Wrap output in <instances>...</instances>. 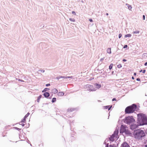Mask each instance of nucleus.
Returning a JSON list of instances; mask_svg holds the SVG:
<instances>
[{
    "label": "nucleus",
    "instance_id": "f257e3e1",
    "mask_svg": "<svg viewBox=\"0 0 147 147\" xmlns=\"http://www.w3.org/2000/svg\"><path fill=\"white\" fill-rule=\"evenodd\" d=\"M137 123L140 126L147 125V116L142 113L138 114Z\"/></svg>",
    "mask_w": 147,
    "mask_h": 147
},
{
    "label": "nucleus",
    "instance_id": "f03ea898",
    "mask_svg": "<svg viewBox=\"0 0 147 147\" xmlns=\"http://www.w3.org/2000/svg\"><path fill=\"white\" fill-rule=\"evenodd\" d=\"M133 137L134 138L138 140H141L145 136L144 130L138 129L134 131L133 133Z\"/></svg>",
    "mask_w": 147,
    "mask_h": 147
},
{
    "label": "nucleus",
    "instance_id": "7ed1b4c3",
    "mask_svg": "<svg viewBox=\"0 0 147 147\" xmlns=\"http://www.w3.org/2000/svg\"><path fill=\"white\" fill-rule=\"evenodd\" d=\"M139 110L136 104H133L127 107L125 110V114H129L134 113L135 111H137Z\"/></svg>",
    "mask_w": 147,
    "mask_h": 147
},
{
    "label": "nucleus",
    "instance_id": "20e7f679",
    "mask_svg": "<svg viewBox=\"0 0 147 147\" xmlns=\"http://www.w3.org/2000/svg\"><path fill=\"white\" fill-rule=\"evenodd\" d=\"M123 120L125 123L129 125L134 122H135V120L132 116L126 117Z\"/></svg>",
    "mask_w": 147,
    "mask_h": 147
},
{
    "label": "nucleus",
    "instance_id": "39448f33",
    "mask_svg": "<svg viewBox=\"0 0 147 147\" xmlns=\"http://www.w3.org/2000/svg\"><path fill=\"white\" fill-rule=\"evenodd\" d=\"M86 87L87 89V90L90 92L94 91L96 90L95 88L92 85L87 84L86 85Z\"/></svg>",
    "mask_w": 147,
    "mask_h": 147
},
{
    "label": "nucleus",
    "instance_id": "423d86ee",
    "mask_svg": "<svg viewBox=\"0 0 147 147\" xmlns=\"http://www.w3.org/2000/svg\"><path fill=\"white\" fill-rule=\"evenodd\" d=\"M127 128V127L126 125H121L119 129L120 133L121 134H123Z\"/></svg>",
    "mask_w": 147,
    "mask_h": 147
},
{
    "label": "nucleus",
    "instance_id": "0eeeda50",
    "mask_svg": "<svg viewBox=\"0 0 147 147\" xmlns=\"http://www.w3.org/2000/svg\"><path fill=\"white\" fill-rule=\"evenodd\" d=\"M139 126H140L138 123L137 124L132 123L130 125V128L131 129L133 130L138 128Z\"/></svg>",
    "mask_w": 147,
    "mask_h": 147
},
{
    "label": "nucleus",
    "instance_id": "6e6552de",
    "mask_svg": "<svg viewBox=\"0 0 147 147\" xmlns=\"http://www.w3.org/2000/svg\"><path fill=\"white\" fill-rule=\"evenodd\" d=\"M110 137H109L108 139L110 141L112 142H113L115 141V138H118L117 137H116L113 134L111 135H110Z\"/></svg>",
    "mask_w": 147,
    "mask_h": 147
},
{
    "label": "nucleus",
    "instance_id": "1a4fd4ad",
    "mask_svg": "<svg viewBox=\"0 0 147 147\" xmlns=\"http://www.w3.org/2000/svg\"><path fill=\"white\" fill-rule=\"evenodd\" d=\"M121 147H130V146L127 142H124L121 144Z\"/></svg>",
    "mask_w": 147,
    "mask_h": 147
},
{
    "label": "nucleus",
    "instance_id": "9d476101",
    "mask_svg": "<svg viewBox=\"0 0 147 147\" xmlns=\"http://www.w3.org/2000/svg\"><path fill=\"white\" fill-rule=\"evenodd\" d=\"M124 133H125V134H126L130 136H132V133L130 132V131L129 130H128L127 128L126 129Z\"/></svg>",
    "mask_w": 147,
    "mask_h": 147
},
{
    "label": "nucleus",
    "instance_id": "9b49d317",
    "mask_svg": "<svg viewBox=\"0 0 147 147\" xmlns=\"http://www.w3.org/2000/svg\"><path fill=\"white\" fill-rule=\"evenodd\" d=\"M30 115V113H28L24 117V118L22 120L21 122L25 123L26 121V118L28 117L29 115Z\"/></svg>",
    "mask_w": 147,
    "mask_h": 147
},
{
    "label": "nucleus",
    "instance_id": "f8f14e48",
    "mask_svg": "<svg viewBox=\"0 0 147 147\" xmlns=\"http://www.w3.org/2000/svg\"><path fill=\"white\" fill-rule=\"evenodd\" d=\"M112 107V105L103 106L104 109H108L109 111L111 110Z\"/></svg>",
    "mask_w": 147,
    "mask_h": 147
},
{
    "label": "nucleus",
    "instance_id": "ddd939ff",
    "mask_svg": "<svg viewBox=\"0 0 147 147\" xmlns=\"http://www.w3.org/2000/svg\"><path fill=\"white\" fill-rule=\"evenodd\" d=\"M43 95L45 97L47 98H48L50 96V94L49 92H45L43 93Z\"/></svg>",
    "mask_w": 147,
    "mask_h": 147
},
{
    "label": "nucleus",
    "instance_id": "4468645a",
    "mask_svg": "<svg viewBox=\"0 0 147 147\" xmlns=\"http://www.w3.org/2000/svg\"><path fill=\"white\" fill-rule=\"evenodd\" d=\"M119 133V130L117 129H115V131H114L113 134L116 137H117L118 136V134Z\"/></svg>",
    "mask_w": 147,
    "mask_h": 147
},
{
    "label": "nucleus",
    "instance_id": "2eb2a0df",
    "mask_svg": "<svg viewBox=\"0 0 147 147\" xmlns=\"http://www.w3.org/2000/svg\"><path fill=\"white\" fill-rule=\"evenodd\" d=\"M94 86L95 87V88L98 89H99L101 87V84L98 83H95L94 84Z\"/></svg>",
    "mask_w": 147,
    "mask_h": 147
},
{
    "label": "nucleus",
    "instance_id": "dca6fc26",
    "mask_svg": "<svg viewBox=\"0 0 147 147\" xmlns=\"http://www.w3.org/2000/svg\"><path fill=\"white\" fill-rule=\"evenodd\" d=\"M58 90L56 88H54L52 90V92L54 94L58 93Z\"/></svg>",
    "mask_w": 147,
    "mask_h": 147
},
{
    "label": "nucleus",
    "instance_id": "f3484780",
    "mask_svg": "<svg viewBox=\"0 0 147 147\" xmlns=\"http://www.w3.org/2000/svg\"><path fill=\"white\" fill-rule=\"evenodd\" d=\"M64 94V93L63 92H59L58 93L57 95L59 96H63Z\"/></svg>",
    "mask_w": 147,
    "mask_h": 147
},
{
    "label": "nucleus",
    "instance_id": "a211bd4d",
    "mask_svg": "<svg viewBox=\"0 0 147 147\" xmlns=\"http://www.w3.org/2000/svg\"><path fill=\"white\" fill-rule=\"evenodd\" d=\"M45 71L43 69L39 70L37 71V74H40V73H43Z\"/></svg>",
    "mask_w": 147,
    "mask_h": 147
},
{
    "label": "nucleus",
    "instance_id": "6ab92c4d",
    "mask_svg": "<svg viewBox=\"0 0 147 147\" xmlns=\"http://www.w3.org/2000/svg\"><path fill=\"white\" fill-rule=\"evenodd\" d=\"M126 5L127 6L129 10H131L132 9V7L131 5H130L127 3H126Z\"/></svg>",
    "mask_w": 147,
    "mask_h": 147
},
{
    "label": "nucleus",
    "instance_id": "aec40b11",
    "mask_svg": "<svg viewBox=\"0 0 147 147\" xmlns=\"http://www.w3.org/2000/svg\"><path fill=\"white\" fill-rule=\"evenodd\" d=\"M111 48H108L107 50V53L110 54L111 53Z\"/></svg>",
    "mask_w": 147,
    "mask_h": 147
},
{
    "label": "nucleus",
    "instance_id": "412c9836",
    "mask_svg": "<svg viewBox=\"0 0 147 147\" xmlns=\"http://www.w3.org/2000/svg\"><path fill=\"white\" fill-rule=\"evenodd\" d=\"M75 110V109L74 108H71L68 109H67V111L71 112Z\"/></svg>",
    "mask_w": 147,
    "mask_h": 147
},
{
    "label": "nucleus",
    "instance_id": "4be33fe9",
    "mask_svg": "<svg viewBox=\"0 0 147 147\" xmlns=\"http://www.w3.org/2000/svg\"><path fill=\"white\" fill-rule=\"evenodd\" d=\"M131 34H125V38H127V37H130L131 36Z\"/></svg>",
    "mask_w": 147,
    "mask_h": 147
},
{
    "label": "nucleus",
    "instance_id": "5701e85b",
    "mask_svg": "<svg viewBox=\"0 0 147 147\" xmlns=\"http://www.w3.org/2000/svg\"><path fill=\"white\" fill-rule=\"evenodd\" d=\"M42 97V95H40L37 97V102H39L40 99Z\"/></svg>",
    "mask_w": 147,
    "mask_h": 147
},
{
    "label": "nucleus",
    "instance_id": "b1692460",
    "mask_svg": "<svg viewBox=\"0 0 147 147\" xmlns=\"http://www.w3.org/2000/svg\"><path fill=\"white\" fill-rule=\"evenodd\" d=\"M56 101V98L54 97L53 98L52 100H51V102L53 103L55 102Z\"/></svg>",
    "mask_w": 147,
    "mask_h": 147
},
{
    "label": "nucleus",
    "instance_id": "393cba45",
    "mask_svg": "<svg viewBox=\"0 0 147 147\" xmlns=\"http://www.w3.org/2000/svg\"><path fill=\"white\" fill-rule=\"evenodd\" d=\"M113 64V63H111L109 66V69L111 70L112 69Z\"/></svg>",
    "mask_w": 147,
    "mask_h": 147
},
{
    "label": "nucleus",
    "instance_id": "a878e982",
    "mask_svg": "<svg viewBox=\"0 0 147 147\" xmlns=\"http://www.w3.org/2000/svg\"><path fill=\"white\" fill-rule=\"evenodd\" d=\"M146 71V70L145 69H144L143 70L141 69L140 71V72H142L144 74L145 73Z\"/></svg>",
    "mask_w": 147,
    "mask_h": 147
},
{
    "label": "nucleus",
    "instance_id": "bb28decb",
    "mask_svg": "<svg viewBox=\"0 0 147 147\" xmlns=\"http://www.w3.org/2000/svg\"><path fill=\"white\" fill-rule=\"evenodd\" d=\"M139 32L140 31L139 30H136L133 32V33L134 34H138Z\"/></svg>",
    "mask_w": 147,
    "mask_h": 147
},
{
    "label": "nucleus",
    "instance_id": "cd10ccee",
    "mask_svg": "<svg viewBox=\"0 0 147 147\" xmlns=\"http://www.w3.org/2000/svg\"><path fill=\"white\" fill-rule=\"evenodd\" d=\"M69 20L70 21L72 22H75V20L74 19H73L72 18H69Z\"/></svg>",
    "mask_w": 147,
    "mask_h": 147
},
{
    "label": "nucleus",
    "instance_id": "c85d7f7f",
    "mask_svg": "<svg viewBox=\"0 0 147 147\" xmlns=\"http://www.w3.org/2000/svg\"><path fill=\"white\" fill-rule=\"evenodd\" d=\"M109 147H116V146L115 144H113V145H109Z\"/></svg>",
    "mask_w": 147,
    "mask_h": 147
},
{
    "label": "nucleus",
    "instance_id": "c756f323",
    "mask_svg": "<svg viewBox=\"0 0 147 147\" xmlns=\"http://www.w3.org/2000/svg\"><path fill=\"white\" fill-rule=\"evenodd\" d=\"M117 68H121V67H122L121 64H120L117 65Z\"/></svg>",
    "mask_w": 147,
    "mask_h": 147
},
{
    "label": "nucleus",
    "instance_id": "7c9ffc66",
    "mask_svg": "<svg viewBox=\"0 0 147 147\" xmlns=\"http://www.w3.org/2000/svg\"><path fill=\"white\" fill-rule=\"evenodd\" d=\"M13 128H14L16 129L18 131H20L21 130V129L17 127H14Z\"/></svg>",
    "mask_w": 147,
    "mask_h": 147
},
{
    "label": "nucleus",
    "instance_id": "2f4dec72",
    "mask_svg": "<svg viewBox=\"0 0 147 147\" xmlns=\"http://www.w3.org/2000/svg\"><path fill=\"white\" fill-rule=\"evenodd\" d=\"M72 13L74 15H76V13L74 11H72Z\"/></svg>",
    "mask_w": 147,
    "mask_h": 147
},
{
    "label": "nucleus",
    "instance_id": "473e14b6",
    "mask_svg": "<svg viewBox=\"0 0 147 147\" xmlns=\"http://www.w3.org/2000/svg\"><path fill=\"white\" fill-rule=\"evenodd\" d=\"M60 78H61L66 79V77L64 76H60Z\"/></svg>",
    "mask_w": 147,
    "mask_h": 147
},
{
    "label": "nucleus",
    "instance_id": "72a5a7b5",
    "mask_svg": "<svg viewBox=\"0 0 147 147\" xmlns=\"http://www.w3.org/2000/svg\"><path fill=\"white\" fill-rule=\"evenodd\" d=\"M127 47H128V46H127V45H124V46L123 47V48L124 49L126 48Z\"/></svg>",
    "mask_w": 147,
    "mask_h": 147
},
{
    "label": "nucleus",
    "instance_id": "f704fd0d",
    "mask_svg": "<svg viewBox=\"0 0 147 147\" xmlns=\"http://www.w3.org/2000/svg\"><path fill=\"white\" fill-rule=\"evenodd\" d=\"M122 36V35L121 34V33L119 34V38H120Z\"/></svg>",
    "mask_w": 147,
    "mask_h": 147
},
{
    "label": "nucleus",
    "instance_id": "c9c22d12",
    "mask_svg": "<svg viewBox=\"0 0 147 147\" xmlns=\"http://www.w3.org/2000/svg\"><path fill=\"white\" fill-rule=\"evenodd\" d=\"M44 89L45 92H46V91H47L48 90H49V89L47 88H44Z\"/></svg>",
    "mask_w": 147,
    "mask_h": 147
},
{
    "label": "nucleus",
    "instance_id": "e433bc0d",
    "mask_svg": "<svg viewBox=\"0 0 147 147\" xmlns=\"http://www.w3.org/2000/svg\"><path fill=\"white\" fill-rule=\"evenodd\" d=\"M18 81H20V82H24V81L20 79H18Z\"/></svg>",
    "mask_w": 147,
    "mask_h": 147
},
{
    "label": "nucleus",
    "instance_id": "4c0bfd02",
    "mask_svg": "<svg viewBox=\"0 0 147 147\" xmlns=\"http://www.w3.org/2000/svg\"><path fill=\"white\" fill-rule=\"evenodd\" d=\"M51 85L50 84V83H49V84H46V85H45V86L47 87H48V86H50Z\"/></svg>",
    "mask_w": 147,
    "mask_h": 147
},
{
    "label": "nucleus",
    "instance_id": "58836bf2",
    "mask_svg": "<svg viewBox=\"0 0 147 147\" xmlns=\"http://www.w3.org/2000/svg\"><path fill=\"white\" fill-rule=\"evenodd\" d=\"M89 20V21L90 22H93V20H92V18H90V19H89V20Z\"/></svg>",
    "mask_w": 147,
    "mask_h": 147
},
{
    "label": "nucleus",
    "instance_id": "ea45409f",
    "mask_svg": "<svg viewBox=\"0 0 147 147\" xmlns=\"http://www.w3.org/2000/svg\"><path fill=\"white\" fill-rule=\"evenodd\" d=\"M112 101H116L117 100L116 99V98H113L112 99Z\"/></svg>",
    "mask_w": 147,
    "mask_h": 147
},
{
    "label": "nucleus",
    "instance_id": "a19ab883",
    "mask_svg": "<svg viewBox=\"0 0 147 147\" xmlns=\"http://www.w3.org/2000/svg\"><path fill=\"white\" fill-rule=\"evenodd\" d=\"M60 78H60V76H59V77H57L56 78V79H57V80H59L60 79Z\"/></svg>",
    "mask_w": 147,
    "mask_h": 147
},
{
    "label": "nucleus",
    "instance_id": "79ce46f5",
    "mask_svg": "<svg viewBox=\"0 0 147 147\" xmlns=\"http://www.w3.org/2000/svg\"><path fill=\"white\" fill-rule=\"evenodd\" d=\"M73 77L72 76H67L66 77V78H72Z\"/></svg>",
    "mask_w": 147,
    "mask_h": 147
},
{
    "label": "nucleus",
    "instance_id": "37998d69",
    "mask_svg": "<svg viewBox=\"0 0 147 147\" xmlns=\"http://www.w3.org/2000/svg\"><path fill=\"white\" fill-rule=\"evenodd\" d=\"M104 59V58H102L100 59V61L102 62V61H103Z\"/></svg>",
    "mask_w": 147,
    "mask_h": 147
},
{
    "label": "nucleus",
    "instance_id": "c03bdc74",
    "mask_svg": "<svg viewBox=\"0 0 147 147\" xmlns=\"http://www.w3.org/2000/svg\"><path fill=\"white\" fill-rule=\"evenodd\" d=\"M109 143H107V144L106 145L105 147H109Z\"/></svg>",
    "mask_w": 147,
    "mask_h": 147
},
{
    "label": "nucleus",
    "instance_id": "a18cd8bd",
    "mask_svg": "<svg viewBox=\"0 0 147 147\" xmlns=\"http://www.w3.org/2000/svg\"><path fill=\"white\" fill-rule=\"evenodd\" d=\"M145 16L144 15L143 16V20H145Z\"/></svg>",
    "mask_w": 147,
    "mask_h": 147
},
{
    "label": "nucleus",
    "instance_id": "49530a36",
    "mask_svg": "<svg viewBox=\"0 0 147 147\" xmlns=\"http://www.w3.org/2000/svg\"><path fill=\"white\" fill-rule=\"evenodd\" d=\"M122 61H123V62H125V61H127V60L125 59H123V60Z\"/></svg>",
    "mask_w": 147,
    "mask_h": 147
},
{
    "label": "nucleus",
    "instance_id": "de8ad7c7",
    "mask_svg": "<svg viewBox=\"0 0 147 147\" xmlns=\"http://www.w3.org/2000/svg\"><path fill=\"white\" fill-rule=\"evenodd\" d=\"M107 144V143H106V142L105 140V141L104 142L103 144H105V145H106Z\"/></svg>",
    "mask_w": 147,
    "mask_h": 147
},
{
    "label": "nucleus",
    "instance_id": "09e8293b",
    "mask_svg": "<svg viewBox=\"0 0 147 147\" xmlns=\"http://www.w3.org/2000/svg\"><path fill=\"white\" fill-rule=\"evenodd\" d=\"M20 124L22 126V127H24L25 125V124L24 123H22V124L20 123Z\"/></svg>",
    "mask_w": 147,
    "mask_h": 147
},
{
    "label": "nucleus",
    "instance_id": "8fccbe9b",
    "mask_svg": "<svg viewBox=\"0 0 147 147\" xmlns=\"http://www.w3.org/2000/svg\"><path fill=\"white\" fill-rule=\"evenodd\" d=\"M136 80L137 81H140V79L139 78H137L136 79Z\"/></svg>",
    "mask_w": 147,
    "mask_h": 147
},
{
    "label": "nucleus",
    "instance_id": "3c124183",
    "mask_svg": "<svg viewBox=\"0 0 147 147\" xmlns=\"http://www.w3.org/2000/svg\"><path fill=\"white\" fill-rule=\"evenodd\" d=\"M144 65L145 66H147V61L145 63Z\"/></svg>",
    "mask_w": 147,
    "mask_h": 147
},
{
    "label": "nucleus",
    "instance_id": "603ef678",
    "mask_svg": "<svg viewBox=\"0 0 147 147\" xmlns=\"http://www.w3.org/2000/svg\"><path fill=\"white\" fill-rule=\"evenodd\" d=\"M105 140L106 141V142H107L109 141V140L107 139V138H106V139Z\"/></svg>",
    "mask_w": 147,
    "mask_h": 147
},
{
    "label": "nucleus",
    "instance_id": "864d4df0",
    "mask_svg": "<svg viewBox=\"0 0 147 147\" xmlns=\"http://www.w3.org/2000/svg\"><path fill=\"white\" fill-rule=\"evenodd\" d=\"M102 70H103V69L100 70V69H98L97 70V71H101Z\"/></svg>",
    "mask_w": 147,
    "mask_h": 147
},
{
    "label": "nucleus",
    "instance_id": "5fc2aeb1",
    "mask_svg": "<svg viewBox=\"0 0 147 147\" xmlns=\"http://www.w3.org/2000/svg\"><path fill=\"white\" fill-rule=\"evenodd\" d=\"M136 72H134V76H136Z\"/></svg>",
    "mask_w": 147,
    "mask_h": 147
},
{
    "label": "nucleus",
    "instance_id": "6e6d98bb",
    "mask_svg": "<svg viewBox=\"0 0 147 147\" xmlns=\"http://www.w3.org/2000/svg\"><path fill=\"white\" fill-rule=\"evenodd\" d=\"M45 92V89H44V90H43L42 91V92H44H44Z\"/></svg>",
    "mask_w": 147,
    "mask_h": 147
},
{
    "label": "nucleus",
    "instance_id": "4d7b16f0",
    "mask_svg": "<svg viewBox=\"0 0 147 147\" xmlns=\"http://www.w3.org/2000/svg\"><path fill=\"white\" fill-rule=\"evenodd\" d=\"M52 98V96H51L50 97H49V98H48L49 99H51Z\"/></svg>",
    "mask_w": 147,
    "mask_h": 147
},
{
    "label": "nucleus",
    "instance_id": "13d9d810",
    "mask_svg": "<svg viewBox=\"0 0 147 147\" xmlns=\"http://www.w3.org/2000/svg\"><path fill=\"white\" fill-rule=\"evenodd\" d=\"M131 78L133 80H134L135 78H134V76H132V77H131Z\"/></svg>",
    "mask_w": 147,
    "mask_h": 147
},
{
    "label": "nucleus",
    "instance_id": "bf43d9fd",
    "mask_svg": "<svg viewBox=\"0 0 147 147\" xmlns=\"http://www.w3.org/2000/svg\"><path fill=\"white\" fill-rule=\"evenodd\" d=\"M74 134H72L71 135V136L72 137H74Z\"/></svg>",
    "mask_w": 147,
    "mask_h": 147
},
{
    "label": "nucleus",
    "instance_id": "052dcab7",
    "mask_svg": "<svg viewBox=\"0 0 147 147\" xmlns=\"http://www.w3.org/2000/svg\"><path fill=\"white\" fill-rule=\"evenodd\" d=\"M146 54H147V53H144L143 54V55H144V56H145V55H146Z\"/></svg>",
    "mask_w": 147,
    "mask_h": 147
},
{
    "label": "nucleus",
    "instance_id": "680f3d73",
    "mask_svg": "<svg viewBox=\"0 0 147 147\" xmlns=\"http://www.w3.org/2000/svg\"><path fill=\"white\" fill-rule=\"evenodd\" d=\"M106 15H107V16H108V15H109V14L108 13H106Z\"/></svg>",
    "mask_w": 147,
    "mask_h": 147
},
{
    "label": "nucleus",
    "instance_id": "e2e57ef3",
    "mask_svg": "<svg viewBox=\"0 0 147 147\" xmlns=\"http://www.w3.org/2000/svg\"><path fill=\"white\" fill-rule=\"evenodd\" d=\"M28 143H30V142L29 141V140H28V141L27 142Z\"/></svg>",
    "mask_w": 147,
    "mask_h": 147
},
{
    "label": "nucleus",
    "instance_id": "0e129e2a",
    "mask_svg": "<svg viewBox=\"0 0 147 147\" xmlns=\"http://www.w3.org/2000/svg\"><path fill=\"white\" fill-rule=\"evenodd\" d=\"M113 73H114V71H112L111 72V73L112 74H113Z\"/></svg>",
    "mask_w": 147,
    "mask_h": 147
},
{
    "label": "nucleus",
    "instance_id": "69168bd1",
    "mask_svg": "<svg viewBox=\"0 0 147 147\" xmlns=\"http://www.w3.org/2000/svg\"><path fill=\"white\" fill-rule=\"evenodd\" d=\"M119 144V143H117V146H118Z\"/></svg>",
    "mask_w": 147,
    "mask_h": 147
},
{
    "label": "nucleus",
    "instance_id": "338daca9",
    "mask_svg": "<svg viewBox=\"0 0 147 147\" xmlns=\"http://www.w3.org/2000/svg\"><path fill=\"white\" fill-rule=\"evenodd\" d=\"M81 1L82 3H84V1L83 0H82Z\"/></svg>",
    "mask_w": 147,
    "mask_h": 147
},
{
    "label": "nucleus",
    "instance_id": "774afa93",
    "mask_svg": "<svg viewBox=\"0 0 147 147\" xmlns=\"http://www.w3.org/2000/svg\"><path fill=\"white\" fill-rule=\"evenodd\" d=\"M144 146H145V147H147V145H145Z\"/></svg>",
    "mask_w": 147,
    "mask_h": 147
}]
</instances>
